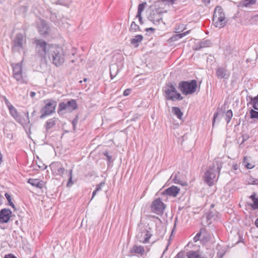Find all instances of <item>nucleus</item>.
<instances>
[{
  "label": "nucleus",
  "instance_id": "obj_1",
  "mask_svg": "<svg viewBox=\"0 0 258 258\" xmlns=\"http://www.w3.org/2000/svg\"><path fill=\"white\" fill-rule=\"evenodd\" d=\"M50 61L56 67L61 66L64 62V52L62 47L53 45L49 49L48 55Z\"/></svg>",
  "mask_w": 258,
  "mask_h": 258
},
{
  "label": "nucleus",
  "instance_id": "obj_2",
  "mask_svg": "<svg viewBox=\"0 0 258 258\" xmlns=\"http://www.w3.org/2000/svg\"><path fill=\"white\" fill-rule=\"evenodd\" d=\"M222 167V163L216 161L214 162L212 166H210L209 169L205 173V182L209 186L214 184L216 175L218 173V176H219L220 171Z\"/></svg>",
  "mask_w": 258,
  "mask_h": 258
},
{
  "label": "nucleus",
  "instance_id": "obj_3",
  "mask_svg": "<svg viewBox=\"0 0 258 258\" xmlns=\"http://www.w3.org/2000/svg\"><path fill=\"white\" fill-rule=\"evenodd\" d=\"M35 44L36 53L41 58L42 60H45L46 56L48 55L49 49L53 45L47 43L42 39H35L34 41Z\"/></svg>",
  "mask_w": 258,
  "mask_h": 258
},
{
  "label": "nucleus",
  "instance_id": "obj_4",
  "mask_svg": "<svg viewBox=\"0 0 258 258\" xmlns=\"http://www.w3.org/2000/svg\"><path fill=\"white\" fill-rule=\"evenodd\" d=\"M162 91L166 100L180 101L183 98L181 94L177 91L175 86L171 83L166 84L163 87Z\"/></svg>",
  "mask_w": 258,
  "mask_h": 258
},
{
  "label": "nucleus",
  "instance_id": "obj_5",
  "mask_svg": "<svg viewBox=\"0 0 258 258\" xmlns=\"http://www.w3.org/2000/svg\"><path fill=\"white\" fill-rule=\"evenodd\" d=\"M178 88L184 95L192 94L197 90V81L196 80L180 81L178 83Z\"/></svg>",
  "mask_w": 258,
  "mask_h": 258
},
{
  "label": "nucleus",
  "instance_id": "obj_6",
  "mask_svg": "<svg viewBox=\"0 0 258 258\" xmlns=\"http://www.w3.org/2000/svg\"><path fill=\"white\" fill-rule=\"evenodd\" d=\"M213 22L216 27L219 28L223 27L226 24L225 14L220 6H217L214 10Z\"/></svg>",
  "mask_w": 258,
  "mask_h": 258
},
{
  "label": "nucleus",
  "instance_id": "obj_7",
  "mask_svg": "<svg viewBox=\"0 0 258 258\" xmlns=\"http://www.w3.org/2000/svg\"><path fill=\"white\" fill-rule=\"evenodd\" d=\"M26 44V36L22 33H17L12 40V50L13 52H20L25 48Z\"/></svg>",
  "mask_w": 258,
  "mask_h": 258
},
{
  "label": "nucleus",
  "instance_id": "obj_8",
  "mask_svg": "<svg viewBox=\"0 0 258 258\" xmlns=\"http://www.w3.org/2000/svg\"><path fill=\"white\" fill-rule=\"evenodd\" d=\"M45 106L40 110V118L43 119L55 112L57 102L53 99H48L44 101Z\"/></svg>",
  "mask_w": 258,
  "mask_h": 258
},
{
  "label": "nucleus",
  "instance_id": "obj_9",
  "mask_svg": "<svg viewBox=\"0 0 258 258\" xmlns=\"http://www.w3.org/2000/svg\"><path fill=\"white\" fill-rule=\"evenodd\" d=\"M78 107V105L76 100L71 99L67 102H62L59 103L57 112L58 114L63 110H67L69 111H71L76 109Z\"/></svg>",
  "mask_w": 258,
  "mask_h": 258
},
{
  "label": "nucleus",
  "instance_id": "obj_10",
  "mask_svg": "<svg viewBox=\"0 0 258 258\" xmlns=\"http://www.w3.org/2000/svg\"><path fill=\"white\" fill-rule=\"evenodd\" d=\"M166 208V205L162 202L160 198L154 200L151 204V211L157 215H162Z\"/></svg>",
  "mask_w": 258,
  "mask_h": 258
},
{
  "label": "nucleus",
  "instance_id": "obj_11",
  "mask_svg": "<svg viewBox=\"0 0 258 258\" xmlns=\"http://www.w3.org/2000/svg\"><path fill=\"white\" fill-rule=\"evenodd\" d=\"M151 228L150 227L146 226L137 236L138 239L140 242L146 243L149 242V240L152 236L150 233Z\"/></svg>",
  "mask_w": 258,
  "mask_h": 258
},
{
  "label": "nucleus",
  "instance_id": "obj_12",
  "mask_svg": "<svg viewBox=\"0 0 258 258\" xmlns=\"http://www.w3.org/2000/svg\"><path fill=\"white\" fill-rule=\"evenodd\" d=\"M13 77L18 81L21 83L24 82L22 76V62L18 63L13 67Z\"/></svg>",
  "mask_w": 258,
  "mask_h": 258
},
{
  "label": "nucleus",
  "instance_id": "obj_13",
  "mask_svg": "<svg viewBox=\"0 0 258 258\" xmlns=\"http://www.w3.org/2000/svg\"><path fill=\"white\" fill-rule=\"evenodd\" d=\"M216 76L218 79L228 80L230 73L227 69L226 66L219 67L216 70Z\"/></svg>",
  "mask_w": 258,
  "mask_h": 258
},
{
  "label": "nucleus",
  "instance_id": "obj_14",
  "mask_svg": "<svg viewBox=\"0 0 258 258\" xmlns=\"http://www.w3.org/2000/svg\"><path fill=\"white\" fill-rule=\"evenodd\" d=\"M162 15V13L158 12L157 10L152 11L148 17V19L154 24L159 25L161 22H163Z\"/></svg>",
  "mask_w": 258,
  "mask_h": 258
},
{
  "label": "nucleus",
  "instance_id": "obj_15",
  "mask_svg": "<svg viewBox=\"0 0 258 258\" xmlns=\"http://www.w3.org/2000/svg\"><path fill=\"white\" fill-rule=\"evenodd\" d=\"M12 212L9 209L4 208L0 211V223H7L9 222Z\"/></svg>",
  "mask_w": 258,
  "mask_h": 258
},
{
  "label": "nucleus",
  "instance_id": "obj_16",
  "mask_svg": "<svg viewBox=\"0 0 258 258\" xmlns=\"http://www.w3.org/2000/svg\"><path fill=\"white\" fill-rule=\"evenodd\" d=\"M180 189L177 186L172 185L166 189L162 192L163 196H168L172 197H176L179 192Z\"/></svg>",
  "mask_w": 258,
  "mask_h": 258
},
{
  "label": "nucleus",
  "instance_id": "obj_17",
  "mask_svg": "<svg viewBox=\"0 0 258 258\" xmlns=\"http://www.w3.org/2000/svg\"><path fill=\"white\" fill-rule=\"evenodd\" d=\"M38 30L40 35L43 36L48 34L49 32V27L44 20L40 21V24L38 26Z\"/></svg>",
  "mask_w": 258,
  "mask_h": 258
},
{
  "label": "nucleus",
  "instance_id": "obj_18",
  "mask_svg": "<svg viewBox=\"0 0 258 258\" xmlns=\"http://www.w3.org/2000/svg\"><path fill=\"white\" fill-rule=\"evenodd\" d=\"M50 167L52 170H54L57 175H61L65 171L64 168L61 166L59 162L52 163Z\"/></svg>",
  "mask_w": 258,
  "mask_h": 258
},
{
  "label": "nucleus",
  "instance_id": "obj_19",
  "mask_svg": "<svg viewBox=\"0 0 258 258\" xmlns=\"http://www.w3.org/2000/svg\"><path fill=\"white\" fill-rule=\"evenodd\" d=\"M58 120V118L56 117H53L47 120L44 124V127L46 132L54 126L56 124V122Z\"/></svg>",
  "mask_w": 258,
  "mask_h": 258
},
{
  "label": "nucleus",
  "instance_id": "obj_20",
  "mask_svg": "<svg viewBox=\"0 0 258 258\" xmlns=\"http://www.w3.org/2000/svg\"><path fill=\"white\" fill-rule=\"evenodd\" d=\"M248 98H249V101L247 103V105H251L254 109L258 110V94L257 96L254 97H252L251 96H247V100H248Z\"/></svg>",
  "mask_w": 258,
  "mask_h": 258
},
{
  "label": "nucleus",
  "instance_id": "obj_21",
  "mask_svg": "<svg viewBox=\"0 0 258 258\" xmlns=\"http://www.w3.org/2000/svg\"><path fill=\"white\" fill-rule=\"evenodd\" d=\"M212 45L211 41L210 40H205L199 42L196 45L195 49L199 50L202 48L210 47Z\"/></svg>",
  "mask_w": 258,
  "mask_h": 258
},
{
  "label": "nucleus",
  "instance_id": "obj_22",
  "mask_svg": "<svg viewBox=\"0 0 258 258\" xmlns=\"http://www.w3.org/2000/svg\"><path fill=\"white\" fill-rule=\"evenodd\" d=\"M26 117H21L20 115L16 120L18 123L21 124L22 125L24 126L30 123V119L29 117V112L27 111L25 113Z\"/></svg>",
  "mask_w": 258,
  "mask_h": 258
},
{
  "label": "nucleus",
  "instance_id": "obj_23",
  "mask_svg": "<svg viewBox=\"0 0 258 258\" xmlns=\"http://www.w3.org/2000/svg\"><path fill=\"white\" fill-rule=\"evenodd\" d=\"M28 183L38 188H42L43 186V181L39 179L30 178L28 180Z\"/></svg>",
  "mask_w": 258,
  "mask_h": 258
},
{
  "label": "nucleus",
  "instance_id": "obj_24",
  "mask_svg": "<svg viewBox=\"0 0 258 258\" xmlns=\"http://www.w3.org/2000/svg\"><path fill=\"white\" fill-rule=\"evenodd\" d=\"M119 71L118 66L116 63L112 64L110 66V75L111 79H113Z\"/></svg>",
  "mask_w": 258,
  "mask_h": 258
},
{
  "label": "nucleus",
  "instance_id": "obj_25",
  "mask_svg": "<svg viewBox=\"0 0 258 258\" xmlns=\"http://www.w3.org/2000/svg\"><path fill=\"white\" fill-rule=\"evenodd\" d=\"M143 40V36L142 35L138 34L135 36L134 38L131 39V43L134 45L135 47L139 46V43Z\"/></svg>",
  "mask_w": 258,
  "mask_h": 258
},
{
  "label": "nucleus",
  "instance_id": "obj_26",
  "mask_svg": "<svg viewBox=\"0 0 258 258\" xmlns=\"http://www.w3.org/2000/svg\"><path fill=\"white\" fill-rule=\"evenodd\" d=\"M187 258H207L199 253V251L190 250L186 253Z\"/></svg>",
  "mask_w": 258,
  "mask_h": 258
},
{
  "label": "nucleus",
  "instance_id": "obj_27",
  "mask_svg": "<svg viewBox=\"0 0 258 258\" xmlns=\"http://www.w3.org/2000/svg\"><path fill=\"white\" fill-rule=\"evenodd\" d=\"M256 194L253 192L250 197L249 198L253 201L252 204H250V206L253 210L258 209V197H256Z\"/></svg>",
  "mask_w": 258,
  "mask_h": 258
},
{
  "label": "nucleus",
  "instance_id": "obj_28",
  "mask_svg": "<svg viewBox=\"0 0 258 258\" xmlns=\"http://www.w3.org/2000/svg\"><path fill=\"white\" fill-rule=\"evenodd\" d=\"M131 251L132 252L142 254L144 252L145 249L144 247L141 245H134L133 248L131 249Z\"/></svg>",
  "mask_w": 258,
  "mask_h": 258
},
{
  "label": "nucleus",
  "instance_id": "obj_29",
  "mask_svg": "<svg viewBox=\"0 0 258 258\" xmlns=\"http://www.w3.org/2000/svg\"><path fill=\"white\" fill-rule=\"evenodd\" d=\"M11 115L16 120L20 116L17 109L13 106H11L8 108Z\"/></svg>",
  "mask_w": 258,
  "mask_h": 258
},
{
  "label": "nucleus",
  "instance_id": "obj_30",
  "mask_svg": "<svg viewBox=\"0 0 258 258\" xmlns=\"http://www.w3.org/2000/svg\"><path fill=\"white\" fill-rule=\"evenodd\" d=\"M172 112L175 115L178 119H181L183 116V113L178 107H172Z\"/></svg>",
  "mask_w": 258,
  "mask_h": 258
},
{
  "label": "nucleus",
  "instance_id": "obj_31",
  "mask_svg": "<svg viewBox=\"0 0 258 258\" xmlns=\"http://www.w3.org/2000/svg\"><path fill=\"white\" fill-rule=\"evenodd\" d=\"M5 196L8 202V205L11 206L14 209V210L15 211L16 210V208L15 205L12 202V198L11 195L8 192H6L5 194Z\"/></svg>",
  "mask_w": 258,
  "mask_h": 258
},
{
  "label": "nucleus",
  "instance_id": "obj_32",
  "mask_svg": "<svg viewBox=\"0 0 258 258\" xmlns=\"http://www.w3.org/2000/svg\"><path fill=\"white\" fill-rule=\"evenodd\" d=\"M28 9V7L27 6H22L17 9L16 13L18 14L25 15L27 13Z\"/></svg>",
  "mask_w": 258,
  "mask_h": 258
},
{
  "label": "nucleus",
  "instance_id": "obj_33",
  "mask_svg": "<svg viewBox=\"0 0 258 258\" xmlns=\"http://www.w3.org/2000/svg\"><path fill=\"white\" fill-rule=\"evenodd\" d=\"M147 5L146 2H143L140 4L138 7V13L137 15H142V12L144 11L145 8V6Z\"/></svg>",
  "mask_w": 258,
  "mask_h": 258
},
{
  "label": "nucleus",
  "instance_id": "obj_34",
  "mask_svg": "<svg viewBox=\"0 0 258 258\" xmlns=\"http://www.w3.org/2000/svg\"><path fill=\"white\" fill-rule=\"evenodd\" d=\"M130 31L137 32L138 31H141L140 26L136 24L134 21H133L131 23V27L129 29Z\"/></svg>",
  "mask_w": 258,
  "mask_h": 258
},
{
  "label": "nucleus",
  "instance_id": "obj_35",
  "mask_svg": "<svg viewBox=\"0 0 258 258\" xmlns=\"http://www.w3.org/2000/svg\"><path fill=\"white\" fill-rule=\"evenodd\" d=\"M218 250L217 252V257L218 258H223L224 255L226 250L225 248H223L221 246H218L217 248Z\"/></svg>",
  "mask_w": 258,
  "mask_h": 258
},
{
  "label": "nucleus",
  "instance_id": "obj_36",
  "mask_svg": "<svg viewBox=\"0 0 258 258\" xmlns=\"http://www.w3.org/2000/svg\"><path fill=\"white\" fill-rule=\"evenodd\" d=\"M187 33H188V31H186L180 34H175L171 38V40L173 41L177 40L178 39L185 36Z\"/></svg>",
  "mask_w": 258,
  "mask_h": 258
},
{
  "label": "nucleus",
  "instance_id": "obj_37",
  "mask_svg": "<svg viewBox=\"0 0 258 258\" xmlns=\"http://www.w3.org/2000/svg\"><path fill=\"white\" fill-rule=\"evenodd\" d=\"M179 173V172H177L174 175V178L173 179V181L174 183L176 184H179L182 185H186V183L185 182H182L181 181L177 176V174Z\"/></svg>",
  "mask_w": 258,
  "mask_h": 258
},
{
  "label": "nucleus",
  "instance_id": "obj_38",
  "mask_svg": "<svg viewBox=\"0 0 258 258\" xmlns=\"http://www.w3.org/2000/svg\"><path fill=\"white\" fill-rule=\"evenodd\" d=\"M246 182L247 184L258 185V179H255L252 176L247 178Z\"/></svg>",
  "mask_w": 258,
  "mask_h": 258
},
{
  "label": "nucleus",
  "instance_id": "obj_39",
  "mask_svg": "<svg viewBox=\"0 0 258 258\" xmlns=\"http://www.w3.org/2000/svg\"><path fill=\"white\" fill-rule=\"evenodd\" d=\"M225 120L227 123H228L233 116L232 110L231 109L227 110L225 113Z\"/></svg>",
  "mask_w": 258,
  "mask_h": 258
},
{
  "label": "nucleus",
  "instance_id": "obj_40",
  "mask_svg": "<svg viewBox=\"0 0 258 258\" xmlns=\"http://www.w3.org/2000/svg\"><path fill=\"white\" fill-rule=\"evenodd\" d=\"M256 0H243L242 2L243 6L244 7H248L256 3Z\"/></svg>",
  "mask_w": 258,
  "mask_h": 258
},
{
  "label": "nucleus",
  "instance_id": "obj_41",
  "mask_svg": "<svg viewBox=\"0 0 258 258\" xmlns=\"http://www.w3.org/2000/svg\"><path fill=\"white\" fill-rule=\"evenodd\" d=\"M249 114L251 118L258 119V111L251 109L249 111Z\"/></svg>",
  "mask_w": 258,
  "mask_h": 258
},
{
  "label": "nucleus",
  "instance_id": "obj_42",
  "mask_svg": "<svg viewBox=\"0 0 258 258\" xmlns=\"http://www.w3.org/2000/svg\"><path fill=\"white\" fill-rule=\"evenodd\" d=\"M205 231H206V229L205 228L201 229L200 231L198 232L197 233L196 235L195 236V237L194 238V241L197 242V241H198L200 239V238L202 235V233L203 232H205Z\"/></svg>",
  "mask_w": 258,
  "mask_h": 258
},
{
  "label": "nucleus",
  "instance_id": "obj_43",
  "mask_svg": "<svg viewBox=\"0 0 258 258\" xmlns=\"http://www.w3.org/2000/svg\"><path fill=\"white\" fill-rule=\"evenodd\" d=\"M243 163L244 164L245 167L247 169H252L254 166V165L249 163L247 161L246 157L244 158Z\"/></svg>",
  "mask_w": 258,
  "mask_h": 258
},
{
  "label": "nucleus",
  "instance_id": "obj_44",
  "mask_svg": "<svg viewBox=\"0 0 258 258\" xmlns=\"http://www.w3.org/2000/svg\"><path fill=\"white\" fill-rule=\"evenodd\" d=\"M70 0H57L56 2V4L68 6Z\"/></svg>",
  "mask_w": 258,
  "mask_h": 258
},
{
  "label": "nucleus",
  "instance_id": "obj_45",
  "mask_svg": "<svg viewBox=\"0 0 258 258\" xmlns=\"http://www.w3.org/2000/svg\"><path fill=\"white\" fill-rule=\"evenodd\" d=\"M69 176H70V177H69V180H68V182L67 183V186L69 187L72 186V184L73 183V182L72 181V170H70Z\"/></svg>",
  "mask_w": 258,
  "mask_h": 258
},
{
  "label": "nucleus",
  "instance_id": "obj_46",
  "mask_svg": "<svg viewBox=\"0 0 258 258\" xmlns=\"http://www.w3.org/2000/svg\"><path fill=\"white\" fill-rule=\"evenodd\" d=\"M103 155H104L105 156H106V157L107 159V161H108V162H110L112 161V160H111V159H112V156H111L110 155H109V153H108V151H105V152H103Z\"/></svg>",
  "mask_w": 258,
  "mask_h": 258
},
{
  "label": "nucleus",
  "instance_id": "obj_47",
  "mask_svg": "<svg viewBox=\"0 0 258 258\" xmlns=\"http://www.w3.org/2000/svg\"><path fill=\"white\" fill-rule=\"evenodd\" d=\"M105 185V182L103 181L96 185V190L98 191L101 190L102 186Z\"/></svg>",
  "mask_w": 258,
  "mask_h": 258
},
{
  "label": "nucleus",
  "instance_id": "obj_48",
  "mask_svg": "<svg viewBox=\"0 0 258 258\" xmlns=\"http://www.w3.org/2000/svg\"><path fill=\"white\" fill-rule=\"evenodd\" d=\"M78 119H79V117L78 116H76L75 118L72 121V124H73V128H74V130H75V128H76V126L78 123Z\"/></svg>",
  "mask_w": 258,
  "mask_h": 258
},
{
  "label": "nucleus",
  "instance_id": "obj_49",
  "mask_svg": "<svg viewBox=\"0 0 258 258\" xmlns=\"http://www.w3.org/2000/svg\"><path fill=\"white\" fill-rule=\"evenodd\" d=\"M3 99H4V101L6 104V105L7 106V107L9 108L11 106H12V105L10 103V102H9V101L8 100V99L5 97V96H3Z\"/></svg>",
  "mask_w": 258,
  "mask_h": 258
},
{
  "label": "nucleus",
  "instance_id": "obj_50",
  "mask_svg": "<svg viewBox=\"0 0 258 258\" xmlns=\"http://www.w3.org/2000/svg\"><path fill=\"white\" fill-rule=\"evenodd\" d=\"M174 258H184V252H178Z\"/></svg>",
  "mask_w": 258,
  "mask_h": 258
},
{
  "label": "nucleus",
  "instance_id": "obj_51",
  "mask_svg": "<svg viewBox=\"0 0 258 258\" xmlns=\"http://www.w3.org/2000/svg\"><path fill=\"white\" fill-rule=\"evenodd\" d=\"M131 90L130 89H125L123 91V95L124 96H128L131 93Z\"/></svg>",
  "mask_w": 258,
  "mask_h": 258
},
{
  "label": "nucleus",
  "instance_id": "obj_52",
  "mask_svg": "<svg viewBox=\"0 0 258 258\" xmlns=\"http://www.w3.org/2000/svg\"><path fill=\"white\" fill-rule=\"evenodd\" d=\"M39 168L41 170H44L46 168L47 166L43 163H40V164L38 165Z\"/></svg>",
  "mask_w": 258,
  "mask_h": 258
},
{
  "label": "nucleus",
  "instance_id": "obj_53",
  "mask_svg": "<svg viewBox=\"0 0 258 258\" xmlns=\"http://www.w3.org/2000/svg\"><path fill=\"white\" fill-rule=\"evenodd\" d=\"M218 112H215L214 114V116H213V121H212V123H213V125H214L215 124V120H216V118L217 117L218 115Z\"/></svg>",
  "mask_w": 258,
  "mask_h": 258
},
{
  "label": "nucleus",
  "instance_id": "obj_54",
  "mask_svg": "<svg viewBox=\"0 0 258 258\" xmlns=\"http://www.w3.org/2000/svg\"><path fill=\"white\" fill-rule=\"evenodd\" d=\"M136 18L139 19V21L141 25L143 24L142 15H136Z\"/></svg>",
  "mask_w": 258,
  "mask_h": 258
},
{
  "label": "nucleus",
  "instance_id": "obj_55",
  "mask_svg": "<svg viewBox=\"0 0 258 258\" xmlns=\"http://www.w3.org/2000/svg\"><path fill=\"white\" fill-rule=\"evenodd\" d=\"M4 258H16L15 256H14L13 254L10 253L8 254H6Z\"/></svg>",
  "mask_w": 258,
  "mask_h": 258
},
{
  "label": "nucleus",
  "instance_id": "obj_56",
  "mask_svg": "<svg viewBox=\"0 0 258 258\" xmlns=\"http://www.w3.org/2000/svg\"><path fill=\"white\" fill-rule=\"evenodd\" d=\"M213 216V214H212V212L209 213L207 216V220H209L212 219Z\"/></svg>",
  "mask_w": 258,
  "mask_h": 258
},
{
  "label": "nucleus",
  "instance_id": "obj_57",
  "mask_svg": "<svg viewBox=\"0 0 258 258\" xmlns=\"http://www.w3.org/2000/svg\"><path fill=\"white\" fill-rule=\"evenodd\" d=\"M36 95V93L33 91L30 92V96L31 98H33Z\"/></svg>",
  "mask_w": 258,
  "mask_h": 258
},
{
  "label": "nucleus",
  "instance_id": "obj_58",
  "mask_svg": "<svg viewBox=\"0 0 258 258\" xmlns=\"http://www.w3.org/2000/svg\"><path fill=\"white\" fill-rule=\"evenodd\" d=\"M97 192H98V191H97L96 189L93 191V192L92 193L91 200H92L94 198V197L95 196V195H96V193Z\"/></svg>",
  "mask_w": 258,
  "mask_h": 258
},
{
  "label": "nucleus",
  "instance_id": "obj_59",
  "mask_svg": "<svg viewBox=\"0 0 258 258\" xmlns=\"http://www.w3.org/2000/svg\"><path fill=\"white\" fill-rule=\"evenodd\" d=\"M154 30H155V29H154V28H151H151H146V29H145V31H147V32H148V31H154Z\"/></svg>",
  "mask_w": 258,
  "mask_h": 258
},
{
  "label": "nucleus",
  "instance_id": "obj_60",
  "mask_svg": "<svg viewBox=\"0 0 258 258\" xmlns=\"http://www.w3.org/2000/svg\"><path fill=\"white\" fill-rule=\"evenodd\" d=\"M4 199L3 196L0 194V206L3 204V199Z\"/></svg>",
  "mask_w": 258,
  "mask_h": 258
},
{
  "label": "nucleus",
  "instance_id": "obj_61",
  "mask_svg": "<svg viewBox=\"0 0 258 258\" xmlns=\"http://www.w3.org/2000/svg\"><path fill=\"white\" fill-rule=\"evenodd\" d=\"M232 168L234 170H237L238 168V166L236 164H233L232 166Z\"/></svg>",
  "mask_w": 258,
  "mask_h": 258
},
{
  "label": "nucleus",
  "instance_id": "obj_62",
  "mask_svg": "<svg viewBox=\"0 0 258 258\" xmlns=\"http://www.w3.org/2000/svg\"><path fill=\"white\" fill-rule=\"evenodd\" d=\"M165 2H167L171 4H173L174 3L175 0H163Z\"/></svg>",
  "mask_w": 258,
  "mask_h": 258
},
{
  "label": "nucleus",
  "instance_id": "obj_63",
  "mask_svg": "<svg viewBox=\"0 0 258 258\" xmlns=\"http://www.w3.org/2000/svg\"><path fill=\"white\" fill-rule=\"evenodd\" d=\"M255 225L258 227V218L256 219V220L255 221Z\"/></svg>",
  "mask_w": 258,
  "mask_h": 258
},
{
  "label": "nucleus",
  "instance_id": "obj_64",
  "mask_svg": "<svg viewBox=\"0 0 258 258\" xmlns=\"http://www.w3.org/2000/svg\"><path fill=\"white\" fill-rule=\"evenodd\" d=\"M205 3H209L210 2V0H202Z\"/></svg>",
  "mask_w": 258,
  "mask_h": 258
}]
</instances>
